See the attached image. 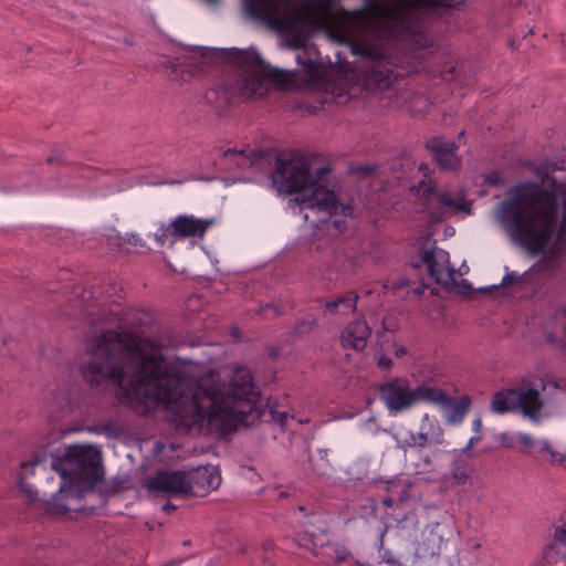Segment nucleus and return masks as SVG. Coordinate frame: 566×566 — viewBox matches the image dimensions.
I'll return each instance as SVG.
<instances>
[{
	"mask_svg": "<svg viewBox=\"0 0 566 566\" xmlns=\"http://www.w3.org/2000/svg\"><path fill=\"white\" fill-rule=\"evenodd\" d=\"M90 355L82 375L91 386L112 381L128 398L161 403L177 428L223 436L261 416L260 391L245 368L234 369L227 389L217 370L188 379L157 343L128 332L102 334Z\"/></svg>",
	"mask_w": 566,
	"mask_h": 566,
	"instance_id": "1",
	"label": "nucleus"
},
{
	"mask_svg": "<svg viewBox=\"0 0 566 566\" xmlns=\"http://www.w3.org/2000/svg\"><path fill=\"white\" fill-rule=\"evenodd\" d=\"M506 232L520 245L538 254L556 235L566 239V184L548 178L547 187L534 181L512 187L497 206Z\"/></svg>",
	"mask_w": 566,
	"mask_h": 566,
	"instance_id": "2",
	"label": "nucleus"
},
{
	"mask_svg": "<svg viewBox=\"0 0 566 566\" xmlns=\"http://www.w3.org/2000/svg\"><path fill=\"white\" fill-rule=\"evenodd\" d=\"M62 483L59 495L51 503V513L64 515L71 511L69 500H80L85 491L92 490L104 478L102 454L91 446H69L62 455L52 460Z\"/></svg>",
	"mask_w": 566,
	"mask_h": 566,
	"instance_id": "3",
	"label": "nucleus"
},
{
	"mask_svg": "<svg viewBox=\"0 0 566 566\" xmlns=\"http://www.w3.org/2000/svg\"><path fill=\"white\" fill-rule=\"evenodd\" d=\"M222 57L239 66L243 74L232 83L224 82L217 88L209 90L206 97L211 101L213 97L224 99L227 104L238 93L243 98L261 97L266 93L265 82L284 85L292 80V74L282 70L273 69L264 62L256 49L241 50L237 48L222 49Z\"/></svg>",
	"mask_w": 566,
	"mask_h": 566,
	"instance_id": "4",
	"label": "nucleus"
},
{
	"mask_svg": "<svg viewBox=\"0 0 566 566\" xmlns=\"http://www.w3.org/2000/svg\"><path fill=\"white\" fill-rule=\"evenodd\" d=\"M463 0H405L389 9L384 0H364V8L355 10L353 15L360 20H374L387 18L389 24L397 31L406 34H415L420 30L421 10L434 7L452 8Z\"/></svg>",
	"mask_w": 566,
	"mask_h": 566,
	"instance_id": "5",
	"label": "nucleus"
},
{
	"mask_svg": "<svg viewBox=\"0 0 566 566\" xmlns=\"http://www.w3.org/2000/svg\"><path fill=\"white\" fill-rule=\"evenodd\" d=\"M329 524L324 515L312 513L302 522L295 533L294 542L300 547L311 551L326 564H339L353 558L347 547L328 538Z\"/></svg>",
	"mask_w": 566,
	"mask_h": 566,
	"instance_id": "6",
	"label": "nucleus"
},
{
	"mask_svg": "<svg viewBox=\"0 0 566 566\" xmlns=\"http://www.w3.org/2000/svg\"><path fill=\"white\" fill-rule=\"evenodd\" d=\"M331 171L329 167H319L312 175L310 164L304 156L291 154L279 156L271 181L279 193H298L305 189H316L322 178Z\"/></svg>",
	"mask_w": 566,
	"mask_h": 566,
	"instance_id": "7",
	"label": "nucleus"
},
{
	"mask_svg": "<svg viewBox=\"0 0 566 566\" xmlns=\"http://www.w3.org/2000/svg\"><path fill=\"white\" fill-rule=\"evenodd\" d=\"M361 56L368 57L369 64L364 74V84L368 91H385L395 82L394 63L385 55L374 52L373 49H363Z\"/></svg>",
	"mask_w": 566,
	"mask_h": 566,
	"instance_id": "8",
	"label": "nucleus"
},
{
	"mask_svg": "<svg viewBox=\"0 0 566 566\" xmlns=\"http://www.w3.org/2000/svg\"><path fill=\"white\" fill-rule=\"evenodd\" d=\"M294 201L304 208L316 210L326 217L319 221H325L340 209L343 216H349L353 211L350 206L339 203L336 193L333 190H323L322 188L313 189L310 196L302 195L296 197Z\"/></svg>",
	"mask_w": 566,
	"mask_h": 566,
	"instance_id": "9",
	"label": "nucleus"
},
{
	"mask_svg": "<svg viewBox=\"0 0 566 566\" xmlns=\"http://www.w3.org/2000/svg\"><path fill=\"white\" fill-rule=\"evenodd\" d=\"M380 399L390 412L397 413L413 406L412 388L407 379L397 377L378 388Z\"/></svg>",
	"mask_w": 566,
	"mask_h": 566,
	"instance_id": "10",
	"label": "nucleus"
},
{
	"mask_svg": "<svg viewBox=\"0 0 566 566\" xmlns=\"http://www.w3.org/2000/svg\"><path fill=\"white\" fill-rule=\"evenodd\" d=\"M187 470L158 471L148 482V490L155 494L188 496Z\"/></svg>",
	"mask_w": 566,
	"mask_h": 566,
	"instance_id": "11",
	"label": "nucleus"
},
{
	"mask_svg": "<svg viewBox=\"0 0 566 566\" xmlns=\"http://www.w3.org/2000/svg\"><path fill=\"white\" fill-rule=\"evenodd\" d=\"M419 256L423 264L427 265L428 274L436 283L447 285L453 281L454 269L448 266L443 270V265L449 263V253L438 248H420Z\"/></svg>",
	"mask_w": 566,
	"mask_h": 566,
	"instance_id": "12",
	"label": "nucleus"
},
{
	"mask_svg": "<svg viewBox=\"0 0 566 566\" xmlns=\"http://www.w3.org/2000/svg\"><path fill=\"white\" fill-rule=\"evenodd\" d=\"M188 496H206L221 483L219 472L209 465L187 470Z\"/></svg>",
	"mask_w": 566,
	"mask_h": 566,
	"instance_id": "13",
	"label": "nucleus"
},
{
	"mask_svg": "<svg viewBox=\"0 0 566 566\" xmlns=\"http://www.w3.org/2000/svg\"><path fill=\"white\" fill-rule=\"evenodd\" d=\"M434 161L443 170H457L461 159L457 155L459 146L454 142H444L442 137H432L427 143Z\"/></svg>",
	"mask_w": 566,
	"mask_h": 566,
	"instance_id": "14",
	"label": "nucleus"
},
{
	"mask_svg": "<svg viewBox=\"0 0 566 566\" xmlns=\"http://www.w3.org/2000/svg\"><path fill=\"white\" fill-rule=\"evenodd\" d=\"M211 224L212 220L181 214L170 222L168 231L174 238H202Z\"/></svg>",
	"mask_w": 566,
	"mask_h": 566,
	"instance_id": "15",
	"label": "nucleus"
},
{
	"mask_svg": "<svg viewBox=\"0 0 566 566\" xmlns=\"http://www.w3.org/2000/svg\"><path fill=\"white\" fill-rule=\"evenodd\" d=\"M371 328L365 319H354L342 331L340 344L344 348L360 352L366 348Z\"/></svg>",
	"mask_w": 566,
	"mask_h": 566,
	"instance_id": "16",
	"label": "nucleus"
},
{
	"mask_svg": "<svg viewBox=\"0 0 566 566\" xmlns=\"http://www.w3.org/2000/svg\"><path fill=\"white\" fill-rule=\"evenodd\" d=\"M543 408L539 391L533 387L518 388L517 390V410H521L523 416L528 417L531 420L538 422V413Z\"/></svg>",
	"mask_w": 566,
	"mask_h": 566,
	"instance_id": "17",
	"label": "nucleus"
},
{
	"mask_svg": "<svg viewBox=\"0 0 566 566\" xmlns=\"http://www.w3.org/2000/svg\"><path fill=\"white\" fill-rule=\"evenodd\" d=\"M291 0H244V7L250 17L273 22L277 14V4H289Z\"/></svg>",
	"mask_w": 566,
	"mask_h": 566,
	"instance_id": "18",
	"label": "nucleus"
},
{
	"mask_svg": "<svg viewBox=\"0 0 566 566\" xmlns=\"http://www.w3.org/2000/svg\"><path fill=\"white\" fill-rule=\"evenodd\" d=\"M418 433V438L422 441L424 448L428 446H440L446 441L444 430L439 420L428 413L422 416Z\"/></svg>",
	"mask_w": 566,
	"mask_h": 566,
	"instance_id": "19",
	"label": "nucleus"
},
{
	"mask_svg": "<svg viewBox=\"0 0 566 566\" xmlns=\"http://www.w3.org/2000/svg\"><path fill=\"white\" fill-rule=\"evenodd\" d=\"M413 405L427 402L432 405H448L452 402L450 397L443 389L429 385L423 381L412 389Z\"/></svg>",
	"mask_w": 566,
	"mask_h": 566,
	"instance_id": "20",
	"label": "nucleus"
},
{
	"mask_svg": "<svg viewBox=\"0 0 566 566\" xmlns=\"http://www.w3.org/2000/svg\"><path fill=\"white\" fill-rule=\"evenodd\" d=\"M427 201L434 197L442 208L452 209L455 211L471 213V202L465 200L464 195L452 196L448 191H437L434 187L430 186L426 190Z\"/></svg>",
	"mask_w": 566,
	"mask_h": 566,
	"instance_id": "21",
	"label": "nucleus"
},
{
	"mask_svg": "<svg viewBox=\"0 0 566 566\" xmlns=\"http://www.w3.org/2000/svg\"><path fill=\"white\" fill-rule=\"evenodd\" d=\"M358 295L356 292L348 291L342 295H337L324 304V315H336L354 313L357 307Z\"/></svg>",
	"mask_w": 566,
	"mask_h": 566,
	"instance_id": "22",
	"label": "nucleus"
},
{
	"mask_svg": "<svg viewBox=\"0 0 566 566\" xmlns=\"http://www.w3.org/2000/svg\"><path fill=\"white\" fill-rule=\"evenodd\" d=\"M35 469V454H32L28 462L21 463L20 471L17 475L19 490L24 493L29 502H35V491L33 490L32 479Z\"/></svg>",
	"mask_w": 566,
	"mask_h": 566,
	"instance_id": "23",
	"label": "nucleus"
},
{
	"mask_svg": "<svg viewBox=\"0 0 566 566\" xmlns=\"http://www.w3.org/2000/svg\"><path fill=\"white\" fill-rule=\"evenodd\" d=\"M518 388L502 389L493 395L491 410L495 413L517 411Z\"/></svg>",
	"mask_w": 566,
	"mask_h": 566,
	"instance_id": "24",
	"label": "nucleus"
},
{
	"mask_svg": "<svg viewBox=\"0 0 566 566\" xmlns=\"http://www.w3.org/2000/svg\"><path fill=\"white\" fill-rule=\"evenodd\" d=\"M452 462L450 465V474L453 482L458 485L467 483L472 474V468L469 463V459L464 455H461V452H458L457 449L451 451Z\"/></svg>",
	"mask_w": 566,
	"mask_h": 566,
	"instance_id": "25",
	"label": "nucleus"
},
{
	"mask_svg": "<svg viewBox=\"0 0 566 566\" xmlns=\"http://www.w3.org/2000/svg\"><path fill=\"white\" fill-rule=\"evenodd\" d=\"M441 406L450 409L447 415V422L451 426H455L461 423L465 418L471 406V399L469 396L464 395L461 396L458 400L452 398L451 403Z\"/></svg>",
	"mask_w": 566,
	"mask_h": 566,
	"instance_id": "26",
	"label": "nucleus"
},
{
	"mask_svg": "<svg viewBox=\"0 0 566 566\" xmlns=\"http://www.w3.org/2000/svg\"><path fill=\"white\" fill-rule=\"evenodd\" d=\"M224 157L231 156L233 158V163L242 169L249 168L253 166L259 159L264 157V151H251L250 154H247L245 150L237 151L235 149L228 148L223 153Z\"/></svg>",
	"mask_w": 566,
	"mask_h": 566,
	"instance_id": "27",
	"label": "nucleus"
},
{
	"mask_svg": "<svg viewBox=\"0 0 566 566\" xmlns=\"http://www.w3.org/2000/svg\"><path fill=\"white\" fill-rule=\"evenodd\" d=\"M419 433H415L412 431L408 432V436L403 439L398 441L397 447L400 450L407 451V449H423L424 446L421 440H419Z\"/></svg>",
	"mask_w": 566,
	"mask_h": 566,
	"instance_id": "28",
	"label": "nucleus"
},
{
	"mask_svg": "<svg viewBox=\"0 0 566 566\" xmlns=\"http://www.w3.org/2000/svg\"><path fill=\"white\" fill-rule=\"evenodd\" d=\"M268 406L270 407V413H271L272 420L274 422H276L277 424H280L281 427H284L286 424L289 413L284 412V411H277L275 409V403L270 405V401H268Z\"/></svg>",
	"mask_w": 566,
	"mask_h": 566,
	"instance_id": "29",
	"label": "nucleus"
},
{
	"mask_svg": "<svg viewBox=\"0 0 566 566\" xmlns=\"http://www.w3.org/2000/svg\"><path fill=\"white\" fill-rule=\"evenodd\" d=\"M297 63L303 67L304 72L312 75L317 72L318 65L315 61L311 59H302L300 55L297 56Z\"/></svg>",
	"mask_w": 566,
	"mask_h": 566,
	"instance_id": "30",
	"label": "nucleus"
},
{
	"mask_svg": "<svg viewBox=\"0 0 566 566\" xmlns=\"http://www.w3.org/2000/svg\"><path fill=\"white\" fill-rule=\"evenodd\" d=\"M481 434H475L473 437H471L467 443V446L460 450H458V452H461V455H464L467 458H471V451L473 449V447L481 440Z\"/></svg>",
	"mask_w": 566,
	"mask_h": 566,
	"instance_id": "31",
	"label": "nucleus"
},
{
	"mask_svg": "<svg viewBox=\"0 0 566 566\" xmlns=\"http://www.w3.org/2000/svg\"><path fill=\"white\" fill-rule=\"evenodd\" d=\"M522 280L523 276L518 275L516 272H509L502 277L500 285H492L491 287L496 289L497 286L509 285L514 282H522Z\"/></svg>",
	"mask_w": 566,
	"mask_h": 566,
	"instance_id": "32",
	"label": "nucleus"
},
{
	"mask_svg": "<svg viewBox=\"0 0 566 566\" xmlns=\"http://www.w3.org/2000/svg\"><path fill=\"white\" fill-rule=\"evenodd\" d=\"M381 562L386 563L388 566H406L389 551H385L381 554Z\"/></svg>",
	"mask_w": 566,
	"mask_h": 566,
	"instance_id": "33",
	"label": "nucleus"
},
{
	"mask_svg": "<svg viewBox=\"0 0 566 566\" xmlns=\"http://www.w3.org/2000/svg\"><path fill=\"white\" fill-rule=\"evenodd\" d=\"M64 161V154L61 150H53L52 154L46 158V163L49 165H62Z\"/></svg>",
	"mask_w": 566,
	"mask_h": 566,
	"instance_id": "34",
	"label": "nucleus"
},
{
	"mask_svg": "<svg viewBox=\"0 0 566 566\" xmlns=\"http://www.w3.org/2000/svg\"><path fill=\"white\" fill-rule=\"evenodd\" d=\"M334 1L335 0H313L312 4L314 8L327 12L333 8Z\"/></svg>",
	"mask_w": 566,
	"mask_h": 566,
	"instance_id": "35",
	"label": "nucleus"
},
{
	"mask_svg": "<svg viewBox=\"0 0 566 566\" xmlns=\"http://www.w3.org/2000/svg\"><path fill=\"white\" fill-rule=\"evenodd\" d=\"M554 536L556 541L566 545V522L555 528Z\"/></svg>",
	"mask_w": 566,
	"mask_h": 566,
	"instance_id": "36",
	"label": "nucleus"
},
{
	"mask_svg": "<svg viewBox=\"0 0 566 566\" xmlns=\"http://www.w3.org/2000/svg\"><path fill=\"white\" fill-rule=\"evenodd\" d=\"M377 365L382 370H389L394 366V361L390 357L381 355L377 360Z\"/></svg>",
	"mask_w": 566,
	"mask_h": 566,
	"instance_id": "37",
	"label": "nucleus"
},
{
	"mask_svg": "<svg viewBox=\"0 0 566 566\" xmlns=\"http://www.w3.org/2000/svg\"><path fill=\"white\" fill-rule=\"evenodd\" d=\"M518 442L525 448H532L534 446V440L530 434L521 433L518 436Z\"/></svg>",
	"mask_w": 566,
	"mask_h": 566,
	"instance_id": "38",
	"label": "nucleus"
},
{
	"mask_svg": "<svg viewBox=\"0 0 566 566\" xmlns=\"http://www.w3.org/2000/svg\"><path fill=\"white\" fill-rule=\"evenodd\" d=\"M538 452H548L553 458L557 454V452L551 447L548 441H543L538 448Z\"/></svg>",
	"mask_w": 566,
	"mask_h": 566,
	"instance_id": "39",
	"label": "nucleus"
},
{
	"mask_svg": "<svg viewBox=\"0 0 566 566\" xmlns=\"http://www.w3.org/2000/svg\"><path fill=\"white\" fill-rule=\"evenodd\" d=\"M394 347L396 357L400 358L407 354V348L405 346L395 343Z\"/></svg>",
	"mask_w": 566,
	"mask_h": 566,
	"instance_id": "40",
	"label": "nucleus"
},
{
	"mask_svg": "<svg viewBox=\"0 0 566 566\" xmlns=\"http://www.w3.org/2000/svg\"><path fill=\"white\" fill-rule=\"evenodd\" d=\"M472 429L473 431L476 433V434H481V430H482V420L480 417H476L473 421H472Z\"/></svg>",
	"mask_w": 566,
	"mask_h": 566,
	"instance_id": "41",
	"label": "nucleus"
},
{
	"mask_svg": "<svg viewBox=\"0 0 566 566\" xmlns=\"http://www.w3.org/2000/svg\"><path fill=\"white\" fill-rule=\"evenodd\" d=\"M274 548V543L271 539H265L262 542V551L264 553H269Z\"/></svg>",
	"mask_w": 566,
	"mask_h": 566,
	"instance_id": "42",
	"label": "nucleus"
},
{
	"mask_svg": "<svg viewBox=\"0 0 566 566\" xmlns=\"http://www.w3.org/2000/svg\"><path fill=\"white\" fill-rule=\"evenodd\" d=\"M127 243L129 244H133V245H137V244H140V238L136 234H129L126 239Z\"/></svg>",
	"mask_w": 566,
	"mask_h": 566,
	"instance_id": "43",
	"label": "nucleus"
},
{
	"mask_svg": "<svg viewBox=\"0 0 566 566\" xmlns=\"http://www.w3.org/2000/svg\"><path fill=\"white\" fill-rule=\"evenodd\" d=\"M177 509V506L175 504H172L171 502H167L163 505V511H165L166 513H170L172 511H175Z\"/></svg>",
	"mask_w": 566,
	"mask_h": 566,
	"instance_id": "44",
	"label": "nucleus"
},
{
	"mask_svg": "<svg viewBox=\"0 0 566 566\" xmlns=\"http://www.w3.org/2000/svg\"><path fill=\"white\" fill-rule=\"evenodd\" d=\"M381 503L385 507H392L395 504V501L392 497H385Z\"/></svg>",
	"mask_w": 566,
	"mask_h": 566,
	"instance_id": "45",
	"label": "nucleus"
},
{
	"mask_svg": "<svg viewBox=\"0 0 566 566\" xmlns=\"http://www.w3.org/2000/svg\"><path fill=\"white\" fill-rule=\"evenodd\" d=\"M358 171L365 172V174H371L374 171V167L370 166H363L358 168Z\"/></svg>",
	"mask_w": 566,
	"mask_h": 566,
	"instance_id": "46",
	"label": "nucleus"
},
{
	"mask_svg": "<svg viewBox=\"0 0 566 566\" xmlns=\"http://www.w3.org/2000/svg\"><path fill=\"white\" fill-rule=\"evenodd\" d=\"M442 212H430V218L434 221H438V220H441L442 219Z\"/></svg>",
	"mask_w": 566,
	"mask_h": 566,
	"instance_id": "47",
	"label": "nucleus"
},
{
	"mask_svg": "<svg viewBox=\"0 0 566 566\" xmlns=\"http://www.w3.org/2000/svg\"><path fill=\"white\" fill-rule=\"evenodd\" d=\"M270 308L274 311V316L279 315V312L276 311V308L274 306H272L271 304H266L265 307H262V311L270 310Z\"/></svg>",
	"mask_w": 566,
	"mask_h": 566,
	"instance_id": "48",
	"label": "nucleus"
},
{
	"mask_svg": "<svg viewBox=\"0 0 566 566\" xmlns=\"http://www.w3.org/2000/svg\"><path fill=\"white\" fill-rule=\"evenodd\" d=\"M345 222L344 221H340V220H335L333 222L334 227L337 228V229H340V227L344 224Z\"/></svg>",
	"mask_w": 566,
	"mask_h": 566,
	"instance_id": "49",
	"label": "nucleus"
},
{
	"mask_svg": "<svg viewBox=\"0 0 566 566\" xmlns=\"http://www.w3.org/2000/svg\"><path fill=\"white\" fill-rule=\"evenodd\" d=\"M382 325H384V329H385V331H390V332H394V331H395V328H394V327H387V326H386V319H384V321H382Z\"/></svg>",
	"mask_w": 566,
	"mask_h": 566,
	"instance_id": "50",
	"label": "nucleus"
},
{
	"mask_svg": "<svg viewBox=\"0 0 566 566\" xmlns=\"http://www.w3.org/2000/svg\"><path fill=\"white\" fill-rule=\"evenodd\" d=\"M262 562H263L264 564H268V563H270V562H271V558H270L269 556H264V557H262Z\"/></svg>",
	"mask_w": 566,
	"mask_h": 566,
	"instance_id": "51",
	"label": "nucleus"
}]
</instances>
